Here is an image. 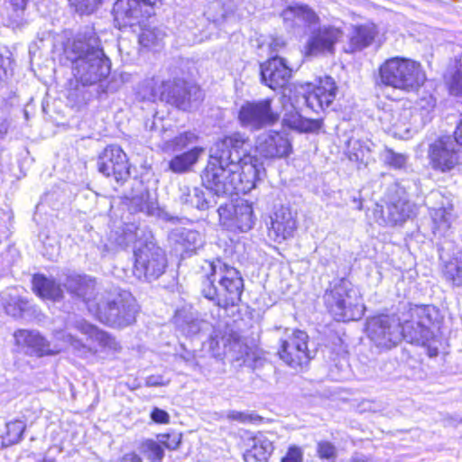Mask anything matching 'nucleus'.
Segmentation results:
<instances>
[{
	"label": "nucleus",
	"instance_id": "1",
	"mask_svg": "<svg viewBox=\"0 0 462 462\" xmlns=\"http://www.w3.org/2000/svg\"><path fill=\"white\" fill-rule=\"evenodd\" d=\"M252 143L241 133L216 142L210 160L202 175L207 189L213 195L247 193L255 187L262 164L251 155Z\"/></svg>",
	"mask_w": 462,
	"mask_h": 462
},
{
	"label": "nucleus",
	"instance_id": "2",
	"mask_svg": "<svg viewBox=\"0 0 462 462\" xmlns=\"http://www.w3.org/2000/svg\"><path fill=\"white\" fill-rule=\"evenodd\" d=\"M201 294L215 305L226 308L236 305L244 291L240 272L219 258L205 260L201 266Z\"/></svg>",
	"mask_w": 462,
	"mask_h": 462
},
{
	"label": "nucleus",
	"instance_id": "3",
	"mask_svg": "<svg viewBox=\"0 0 462 462\" xmlns=\"http://www.w3.org/2000/svg\"><path fill=\"white\" fill-rule=\"evenodd\" d=\"M68 58L72 62L75 78L83 86L95 85L110 72L109 59L97 46L95 37H89L88 42L78 37L68 51Z\"/></svg>",
	"mask_w": 462,
	"mask_h": 462
},
{
	"label": "nucleus",
	"instance_id": "4",
	"mask_svg": "<svg viewBox=\"0 0 462 462\" xmlns=\"http://www.w3.org/2000/svg\"><path fill=\"white\" fill-rule=\"evenodd\" d=\"M89 312L109 327L123 328L135 322L138 305L129 291L115 288L98 294L97 303L89 304Z\"/></svg>",
	"mask_w": 462,
	"mask_h": 462
},
{
	"label": "nucleus",
	"instance_id": "5",
	"mask_svg": "<svg viewBox=\"0 0 462 462\" xmlns=\"http://www.w3.org/2000/svg\"><path fill=\"white\" fill-rule=\"evenodd\" d=\"M323 300L328 311L337 321L358 320L365 314V307L360 292L345 278L329 283Z\"/></svg>",
	"mask_w": 462,
	"mask_h": 462
},
{
	"label": "nucleus",
	"instance_id": "6",
	"mask_svg": "<svg viewBox=\"0 0 462 462\" xmlns=\"http://www.w3.org/2000/svg\"><path fill=\"white\" fill-rule=\"evenodd\" d=\"M134 230V273L138 279L148 282L158 279L165 271L166 257L163 250L152 240L150 231L129 226L128 232Z\"/></svg>",
	"mask_w": 462,
	"mask_h": 462
},
{
	"label": "nucleus",
	"instance_id": "7",
	"mask_svg": "<svg viewBox=\"0 0 462 462\" xmlns=\"http://www.w3.org/2000/svg\"><path fill=\"white\" fill-rule=\"evenodd\" d=\"M14 337L18 346L26 348L29 354L37 356L56 355L69 346L81 356L91 352L90 347L64 331L55 333L53 341H48L35 330L19 329Z\"/></svg>",
	"mask_w": 462,
	"mask_h": 462
},
{
	"label": "nucleus",
	"instance_id": "8",
	"mask_svg": "<svg viewBox=\"0 0 462 462\" xmlns=\"http://www.w3.org/2000/svg\"><path fill=\"white\" fill-rule=\"evenodd\" d=\"M379 78L383 85L406 92L417 90L426 79L419 62L399 57L389 59L381 65Z\"/></svg>",
	"mask_w": 462,
	"mask_h": 462
},
{
	"label": "nucleus",
	"instance_id": "9",
	"mask_svg": "<svg viewBox=\"0 0 462 462\" xmlns=\"http://www.w3.org/2000/svg\"><path fill=\"white\" fill-rule=\"evenodd\" d=\"M436 316L437 310L430 305L411 309V319L401 324L402 339L416 345L429 344L433 338L432 327Z\"/></svg>",
	"mask_w": 462,
	"mask_h": 462
},
{
	"label": "nucleus",
	"instance_id": "10",
	"mask_svg": "<svg viewBox=\"0 0 462 462\" xmlns=\"http://www.w3.org/2000/svg\"><path fill=\"white\" fill-rule=\"evenodd\" d=\"M271 98L245 101L239 108L240 125L251 131H258L277 123L280 115L272 106Z\"/></svg>",
	"mask_w": 462,
	"mask_h": 462
},
{
	"label": "nucleus",
	"instance_id": "11",
	"mask_svg": "<svg viewBox=\"0 0 462 462\" xmlns=\"http://www.w3.org/2000/svg\"><path fill=\"white\" fill-rule=\"evenodd\" d=\"M459 143L455 136H441L430 144L428 158L431 168L440 172H451L460 163Z\"/></svg>",
	"mask_w": 462,
	"mask_h": 462
},
{
	"label": "nucleus",
	"instance_id": "12",
	"mask_svg": "<svg viewBox=\"0 0 462 462\" xmlns=\"http://www.w3.org/2000/svg\"><path fill=\"white\" fill-rule=\"evenodd\" d=\"M368 337L377 347L390 349L402 340L401 322L394 316L372 318L367 324Z\"/></svg>",
	"mask_w": 462,
	"mask_h": 462
},
{
	"label": "nucleus",
	"instance_id": "13",
	"mask_svg": "<svg viewBox=\"0 0 462 462\" xmlns=\"http://www.w3.org/2000/svg\"><path fill=\"white\" fill-rule=\"evenodd\" d=\"M97 169L106 177H113L123 185L130 177L127 156L118 145H108L97 158Z\"/></svg>",
	"mask_w": 462,
	"mask_h": 462
},
{
	"label": "nucleus",
	"instance_id": "14",
	"mask_svg": "<svg viewBox=\"0 0 462 462\" xmlns=\"http://www.w3.org/2000/svg\"><path fill=\"white\" fill-rule=\"evenodd\" d=\"M308 335L301 330H296L281 344L278 354L280 358L293 369L302 368L310 360L308 349Z\"/></svg>",
	"mask_w": 462,
	"mask_h": 462
},
{
	"label": "nucleus",
	"instance_id": "15",
	"mask_svg": "<svg viewBox=\"0 0 462 462\" xmlns=\"http://www.w3.org/2000/svg\"><path fill=\"white\" fill-rule=\"evenodd\" d=\"M114 21L120 30L141 25L144 18L153 14L151 7L143 6L142 0H117L113 7Z\"/></svg>",
	"mask_w": 462,
	"mask_h": 462
},
{
	"label": "nucleus",
	"instance_id": "16",
	"mask_svg": "<svg viewBox=\"0 0 462 462\" xmlns=\"http://www.w3.org/2000/svg\"><path fill=\"white\" fill-rule=\"evenodd\" d=\"M161 88H164L163 101L182 110L190 108L192 103L201 98L199 88L182 79L164 81Z\"/></svg>",
	"mask_w": 462,
	"mask_h": 462
},
{
	"label": "nucleus",
	"instance_id": "17",
	"mask_svg": "<svg viewBox=\"0 0 462 462\" xmlns=\"http://www.w3.org/2000/svg\"><path fill=\"white\" fill-rule=\"evenodd\" d=\"M411 111L405 108L387 106L378 115L383 130L395 138L407 139L411 131Z\"/></svg>",
	"mask_w": 462,
	"mask_h": 462
},
{
	"label": "nucleus",
	"instance_id": "18",
	"mask_svg": "<svg viewBox=\"0 0 462 462\" xmlns=\"http://www.w3.org/2000/svg\"><path fill=\"white\" fill-rule=\"evenodd\" d=\"M217 213L220 222L234 226L241 232L250 230L254 224L253 208L247 201H240L232 208L220 206Z\"/></svg>",
	"mask_w": 462,
	"mask_h": 462
},
{
	"label": "nucleus",
	"instance_id": "19",
	"mask_svg": "<svg viewBox=\"0 0 462 462\" xmlns=\"http://www.w3.org/2000/svg\"><path fill=\"white\" fill-rule=\"evenodd\" d=\"M337 90L334 79L331 77H325L319 79V85L312 91L304 93L297 102L300 104L302 101L304 105L318 113L332 104L336 98Z\"/></svg>",
	"mask_w": 462,
	"mask_h": 462
},
{
	"label": "nucleus",
	"instance_id": "20",
	"mask_svg": "<svg viewBox=\"0 0 462 462\" xmlns=\"http://www.w3.org/2000/svg\"><path fill=\"white\" fill-rule=\"evenodd\" d=\"M255 150L263 158L275 159L288 156L291 145L283 134L270 131L258 135Z\"/></svg>",
	"mask_w": 462,
	"mask_h": 462
},
{
	"label": "nucleus",
	"instance_id": "21",
	"mask_svg": "<svg viewBox=\"0 0 462 462\" xmlns=\"http://www.w3.org/2000/svg\"><path fill=\"white\" fill-rule=\"evenodd\" d=\"M297 229L295 214L290 208L282 206L277 208L271 217L268 235L273 241L282 243L293 236Z\"/></svg>",
	"mask_w": 462,
	"mask_h": 462
},
{
	"label": "nucleus",
	"instance_id": "22",
	"mask_svg": "<svg viewBox=\"0 0 462 462\" xmlns=\"http://www.w3.org/2000/svg\"><path fill=\"white\" fill-rule=\"evenodd\" d=\"M291 72L284 59L278 56H273L261 64L262 82L273 90L285 87Z\"/></svg>",
	"mask_w": 462,
	"mask_h": 462
},
{
	"label": "nucleus",
	"instance_id": "23",
	"mask_svg": "<svg viewBox=\"0 0 462 462\" xmlns=\"http://www.w3.org/2000/svg\"><path fill=\"white\" fill-rule=\"evenodd\" d=\"M341 36L342 32L334 27H322L313 30L305 47L306 54L317 56L326 52L332 53L335 43Z\"/></svg>",
	"mask_w": 462,
	"mask_h": 462
},
{
	"label": "nucleus",
	"instance_id": "24",
	"mask_svg": "<svg viewBox=\"0 0 462 462\" xmlns=\"http://www.w3.org/2000/svg\"><path fill=\"white\" fill-rule=\"evenodd\" d=\"M127 210L130 214L142 213L148 217H160L161 209L157 200L141 183L125 197Z\"/></svg>",
	"mask_w": 462,
	"mask_h": 462
},
{
	"label": "nucleus",
	"instance_id": "25",
	"mask_svg": "<svg viewBox=\"0 0 462 462\" xmlns=\"http://www.w3.org/2000/svg\"><path fill=\"white\" fill-rule=\"evenodd\" d=\"M179 200L187 209L207 210L217 205L215 195L203 187L180 186Z\"/></svg>",
	"mask_w": 462,
	"mask_h": 462
},
{
	"label": "nucleus",
	"instance_id": "26",
	"mask_svg": "<svg viewBox=\"0 0 462 462\" xmlns=\"http://www.w3.org/2000/svg\"><path fill=\"white\" fill-rule=\"evenodd\" d=\"M63 286L73 296L81 299L89 310V304L97 303L96 281L87 275L69 274L62 281Z\"/></svg>",
	"mask_w": 462,
	"mask_h": 462
},
{
	"label": "nucleus",
	"instance_id": "27",
	"mask_svg": "<svg viewBox=\"0 0 462 462\" xmlns=\"http://www.w3.org/2000/svg\"><path fill=\"white\" fill-rule=\"evenodd\" d=\"M244 443L245 462H266L273 451V442L261 432L249 435L244 439Z\"/></svg>",
	"mask_w": 462,
	"mask_h": 462
},
{
	"label": "nucleus",
	"instance_id": "28",
	"mask_svg": "<svg viewBox=\"0 0 462 462\" xmlns=\"http://www.w3.org/2000/svg\"><path fill=\"white\" fill-rule=\"evenodd\" d=\"M174 323L187 336H194L209 328L208 322L200 319L197 312L187 308L176 311Z\"/></svg>",
	"mask_w": 462,
	"mask_h": 462
},
{
	"label": "nucleus",
	"instance_id": "29",
	"mask_svg": "<svg viewBox=\"0 0 462 462\" xmlns=\"http://www.w3.org/2000/svg\"><path fill=\"white\" fill-rule=\"evenodd\" d=\"M412 213V206L409 200L399 194L393 195L386 206V215L389 223L393 225L401 224L408 219Z\"/></svg>",
	"mask_w": 462,
	"mask_h": 462
},
{
	"label": "nucleus",
	"instance_id": "30",
	"mask_svg": "<svg viewBox=\"0 0 462 462\" xmlns=\"http://www.w3.org/2000/svg\"><path fill=\"white\" fill-rule=\"evenodd\" d=\"M282 16L289 26H312L317 23L319 17L307 5H294L286 8Z\"/></svg>",
	"mask_w": 462,
	"mask_h": 462
},
{
	"label": "nucleus",
	"instance_id": "31",
	"mask_svg": "<svg viewBox=\"0 0 462 462\" xmlns=\"http://www.w3.org/2000/svg\"><path fill=\"white\" fill-rule=\"evenodd\" d=\"M293 110L284 114L282 124L291 129L300 133H317L321 128L322 123L319 119H308L302 117L291 104Z\"/></svg>",
	"mask_w": 462,
	"mask_h": 462
},
{
	"label": "nucleus",
	"instance_id": "32",
	"mask_svg": "<svg viewBox=\"0 0 462 462\" xmlns=\"http://www.w3.org/2000/svg\"><path fill=\"white\" fill-rule=\"evenodd\" d=\"M32 289L41 298L60 300L63 296L60 285L53 279L47 278L43 274H35L32 278Z\"/></svg>",
	"mask_w": 462,
	"mask_h": 462
},
{
	"label": "nucleus",
	"instance_id": "33",
	"mask_svg": "<svg viewBox=\"0 0 462 462\" xmlns=\"http://www.w3.org/2000/svg\"><path fill=\"white\" fill-rule=\"evenodd\" d=\"M75 327L81 333L88 335L90 339L97 342L100 346L116 349L117 342L107 332L100 330L85 320L76 321Z\"/></svg>",
	"mask_w": 462,
	"mask_h": 462
},
{
	"label": "nucleus",
	"instance_id": "34",
	"mask_svg": "<svg viewBox=\"0 0 462 462\" xmlns=\"http://www.w3.org/2000/svg\"><path fill=\"white\" fill-rule=\"evenodd\" d=\"M203 152V148L193 147L188 152L178 154L169 162V169L174 173L187 172L198 162Z\"/></svg>",
	"mask_w": 462,
	"mask_h": 462
},
{
	"label": "nucleus",
	"instance_id": "35",
	"mask_svg": "<svg viewBox=\"0 0 462 462\" xmlns=\"http://www.w3.org/2000/svg\"><path fill=\"white\" fill-rule=\"evenodd\" d=\"M172 236L186 251L194 252L202 244L201 235L196 230L178 228L172 233Z\"/></svg>",
	"mask_w": 462,
	"mask_h": 462
},
{
	"label": "nucleus",
	"instance_id": "36",
	"mask_svg": "<svg viewBox=\"0 0 462 462\" xmlns=\"http://www.w3.org/2000/svg\"><path fill=\"white\" fill-rule=\"evenodd\" d=\"M163 83L164 81H159L154 78L145 79L139 87L138 96L143 100L163 101L164 88H161Z\"/></svg>",
	"mask_w": 462,
	"mask_h": 462
},
{
	"label": "nucleus",
	"instance_id": "37",
	"mask_svg": "<svg viewBox=\"0 0 462 462\" xmlns=\"http://www.w3.org/2000/svg\"><path fill=\"white\" fill-rule=\"evenodd\" d=\"M374 34L373 27H356L350 38V51H361L369 46L374 41Z\"/></svg>",
	"mask_w": 462,
	"mask_h": 462
},
{
	"label": "nucleus",
	"instance_id": "38",
	"mask_svg": "<svg viewBox=\"0 0 462 462\" xmlns=\"http://www.w3.org/2000/svg\"><path fill=\"white\" fill-rule=\"evenodd\" d=\"M370 142L350 139L347 143V153L351 161L365 162L371 152Z\"/></svg>",
	"mask_w": 462,
	"mask_h": 462
},
{
	"label": "nucleus",
	"instance_id": "39",
	"mask_svg": "<svg viewBox=\"0 0 462 462\" xmlns=\"http://www.w3.org/2000/svg\"><path fill=\"white\" fill-rule=\"evenodd\" d=\"M5 428L6 431L2 436V444L9 447L21 441L26 425L23 420H15L7 422Z\"/></svg>",
	"mask_w": 462,
	"mask_h": 462
},
{
	"label": "nucleus",
	"instance_id": "40",
	"mask_svg": "<svg viewBox=\"0 0 462 462\" xmlns=\"http://www.w3.org/2000/svg\"><path fill=\"white\" fill-rule=\"evenodd\" d=\"M379 158L386 166L394 170L405 168L408 161V156L405 153L396 152L388 147H384L380 152Z\"/></svg>",
	"mask_w": 462,
	"mask_h": 462
},
{
	"label": "nucleus",
	"instance_id": "41",
	"mask_svg": "<svg viewBox=\"0 0 462 462\" xmlns=\"http://www.w3.org/2000/svg\"><path fill=\"white\" fill-rule=\"evenodd\" d=\"M198 137L192 132H184L164 144V149L172 152H180L196 143Z\"/></svg>",
	"mask_w": 462,
	"mask_h": 462
},
{
	"label": "nucleus",
	"instance_id": "42",
	"mask_svg": "<svg viewBox=\"0 0 462 462\" xmlns=\"http://www.w3.org/2000/svg\"><path fill=\"white\" fill-rule=\"evenodd\" d=\"M164 33L157 28H143L139 34V43L145 47H156L162 41Z\"/></svg>",
	"mask_w": 462,
	"mask_h": 462
},
{
	"label": "nucleus",
	"instance_id": "43",
	"mask_svg": "<svg viewBox=\"0 0 462 462\" xmlns=\"http://www.w3.org/2000/svg\"><path fill=\"white\" fill-rule=\"evenodd\" d=\"M141 448L151 462H161L164 457L163 448L152 439L145 440Z\"/></svg>",
	"mask_w": 462,
	"mask_h": 462
},
{
	"label": "nucleus",
	"instance_id": "44",
	"mask_svg": "<svg viewBox=\"0 0 462 462\" xmlns=\"http://www.w3.org/2000/svg\"><path fill=\"white\" fill-rule=\"evenodd\" d=\"M451 208H439L430 211L431 218L439 229H447L450 225Z\"/></svg>",
	"mask_w": 462,
	"mask_h": 462
},
{
	"label": "nucleus",
	"instance_id": "45",
	"mask_svg": "<svg viewBox=\"0 0 462 462\" xmlns=\"http://www.w3.org/2000/svg\"><path fill=\"white\" fill-rule=\"evenodd\" d=\"M443 273L446 280L450 282L454 286L459 287L462 285V267H460L457 263H447Z\"/></svg>",
	"mask_w": 462,
	"mask_h": 462
},
{
	"label": "nucleus",
	"instance_id": "46",
	"mask_svg": "<svg viewBox=\"0 0 462 462\" xmlns=\"http://www.w3.org/2000/svg\"><path fill=\"white\" fill-rule=\"evenodd\" d=\"M317 453L320 459L335 462L337 457L336 447L328 441H319L317 444Z\"/></svg>",
	"mask_w": 462,
	"mask_h": 462
},
{
	"label": "nucleus",
	"instance_id": "47",
	"mask_svg": "<svg viewBox=\"0 0 462 462\" xmlns=\"http://www.w3.org/2000/svg\"><path fill=\"white\" fill-rule=\"evenodd\" d=\"M70 5H73L78 13L80 14H92L97 6L101 4L102 0H69Z\"/></svg>",
	"mask_w": 462,
	"mask_h": 462
},
{
	"label": "nucleus",
	"instance_id": "48",
	"mask_svg": "<svg viewBox=\"0 0 462 462\" xmlns=\"http://www.w3.org/2000/svg\"><path fill=\"white\" fill-rule=\"evenodd\" d=\"M303 451L300 447L291 446L281 462H302Z\"/></svg>",
	"mask_w": 462,
	"mask_h": 462
},
{
	"label": "nucleus",
	"instance_id": "49",
	"mask_svg": "<svg viewBox=\"0 0 462 462\" xmlns=\"http://www.w3.org/2000/svg\"><path fill=\"white\" fill-rule=\"evenodd\" d=\"M151 419L156 423L167 424L170 421V415L164 410L156 407L151 412Z\"/></svg>",
	"mask_w": 462,
	"mask_h": 462
},
{
	"label": "nucleus",
	"instance_id": "50",
	"mask_svg": "<svg viewBox=\"0 0 462 462\" xmlns=\"http://www.w3.org/2000/svg\"><path fill=\"white\" fill-rule=\"evenodd\" d=\"M226 418L229 420H237V421H240L243 423L247 422V421H252L254 419V415H252V414H248V413L237 411H228Z\"/></svg>",
	"mask_w": 462,
	"mask_h": 462
},
{
	"label": "nucleus",
	"instance_id": "51",
	"mask_svg": "<svg viewBox=\"0 0 462 462\" xmlns=\"http://www.w3.org/2000/svg\"><path fill=\"white\" fill-rule=\"evenodd\" d=\"M450 90L455 95H462V76H459V74L452 75Z\"/></svg>",
	"mask_w": 462,
	"mask_h": 462
},
{
	"label": "nucleus",
	"instance_id": "52",
	"mask_svg": "<svg viewBox=\"0 0 462 462\" xmlns=\"http://www.w3.org/2000/svg\"><path fill=\"white\" fill-rule=\"evenodd\" d=\"M169 381H165L162 375H150L145 379V385L149 387L167 385Z\"/></svg>",
	"mask_w": 462,
	"mask_h": 462
},
{
	"label": "nucleus",
	"instance_id": "53",
	"mask_svg": "<svg viewBox=\"0 0 462 462\" xmlns=\"http://www.w3.org/2000/svg\"><path fill=\"white\" fill-rule=\"evenodd\" d=\"M228 342H229V338H226V337H219V336L215 332V335L211 336V337H210L209 346L212 349H214L215 347L219 349L220 345H222L223 347L226 348Z\"/></svg>",
	"mask_w": 462,
	"mask_h": 462
},
{
	"label": "nucleus",
	"instance_id": "54",
	"mask_svg": "<svg viewBox=\"0 0 462 462\" xmlns=\"http://www.w3.org/2000/svg\"><path fill=\"white\" fill-rule=\"evenodd\" d=\"M345 462H380L379 460L374 458L372 456H368L363 453H354Z\"/></svg>",
	"mask_w": 462,
	"mask_h": 462
},
{
	"label": "nucleus",
	"instance_id": "55",
	"mask_svg": "<svg viewBox=\"0 0 462 462\" xmlns=\"http://www.w3.org/2000/svg\"><path fill=\"white\" fill-rule=\"evenodd\" d=\"M419 106L421 109L426 110L427 112H430L433 110V108L436 106V100L433 97L429 96L428 97H423L419 101Z\"/></svg>",
	"mask_w": 462,
	"mask_h": 462
},
{
	"label": "nucleus",
	"instance_id": "56",
	"mask_svg": "<svg viewBox=\"0 0 462 462\" xmlns=\"http://www.w3.org/2000/svg\"><path fill=\"white\" fill-rule=\"evenodd\" d=\"M27 302L23 300H20L18 303V309L14 308L12 310V306L9 305L6 308V312L14 317H20L22 315V312L25 310Z\"/></svg>",
	"mask_w": 462,
	"mask_h": 462
},
{
	"label": "nucleus",
	"instance_id": "57",
	"mask_svg": "<svg viewBox=\"0 0 462 462\" xmlns=\"http://www.w3.org/2000/svg\"><path fill=\"white\" fill-rule=\"evenodd\" d=\"M120 462H143V459L134 452L125 454Z\"/></svg>",
	"mask_w": 462,
	"mask_h": 462
},
{
	"label": "nucleus",
	"instance_id": "58",
	"mask_svg": "<svg viewBox=\"0 0 462 462\" xmlns=\"http://www.w3.org/2000/svg\"><path fill=\"white\" fill-rule=\"evenodd\" d=\"M284 45V42L280 38L273 39L269 44L271 54L279 51Z\"/></svg>",
	"mask_w": 462,
	"mask_h": 462
},
{
	"label": "nucleus",
	"instance_id": "59",
	"mask_svg": "<svg viewBox=\"0 0 462 462\" xmlns=\"http://www.w3.org/2000/svg\"><path fill=\"white\" fill-rule=\"evenodd\" d=\"M453 74H459V76H462V54L457 56L454 60Z\"/></svg>",
	"mask_w": 462,
	"mask_h": 462
},
{
	"label": "nucleus",
	"instance_id": "60",
	"mask_svg": "<svg viewBox=\"0 0 462 462\" xmlns=\"http://www.w3.org/2000/svg\"><path fill=\"white\" fill-rule=\"evenodd\" d=\"M454 134H455V138H456L457 142L459 143V145H462V114H461L460 122L457 125Z\"/></svg>",
	"mask_w": 462,
	"mask_h": 462
},
{
	"label": "nucleus",
	"instance_id": "61",
	"mask_svg": "<svg viewBox=\"0 0 462 462\" xmlns=\"http://www.w3.org/2000/svg\"><path fill=\"white\" fill-rule=\"evenodd\" d=\"M162 0H142V3H143V6H148L152 8V11L153 12V7L158 4L162 3Z\"/></svg>",
	"mask_w": 462,
	"mask_h": 462
},
{
	"label": "nucleus",
	"instance_id": "62",
	"mask_svg": "<svg viewBox=\"0 0 462 462\" xmlns=\"http://www.w3.org/2000/svg\"><path fill=\"white\" fill-rule=\"evenodd\" d=\"M180 443V438H178L176 440H173L171 443H167L166 447L171 449H176Z\"/></svg>",
	"mask_w": 462,
	"mask_h": 462
},
{
	"label": "nucleus",
	"instance_id": "63",
	"mask_svg": "<svg viewBox=\"0 0 462 462\" xmlns=\"http://www.w3.org/2000/svg\"><path fill=\"white\" fill-rule=\"evenodd\" d=\"M5 75V66H4V58L3 56L0 54V79H2V78Z\"/></svg>",
	"mask_w": 462,
	"mask_h": 462
},
{
	"label": "nucleus",
	"instance_id": "64",
	"mask_svg": "<svg viewBox=\"0 0 462 462\" xmlns=\"http://www.w3.org/2000/svg\"><path fill=\"white\" fill-rule=\"evenodd\" d=\"M7 132V126L5 122H0V138H3Z\"/></svg>",
	"mask_w": 462,
	"mask_h": 462
}]
</instances>
